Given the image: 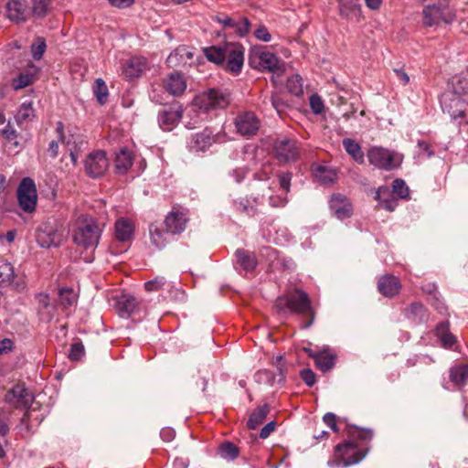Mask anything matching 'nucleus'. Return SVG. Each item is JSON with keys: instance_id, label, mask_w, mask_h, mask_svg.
I'll list each match as a JSON object with an SVG mask.
<instances>
[{"instance_id": "obj_39", "label": "nucleus", "mask_w": 468, "mask_h": 468, "mask_svg": "<svg viewBox=\"0 0 468 468\" xmlns=\"http://www.w3.org/2000/svg\"><path fill=\"white\" fill-rule=\"evenodd\" d=\"M436 335L444 346L451 347L455 342V337L449 331L448 322H442L437 325Z\"/></svg>"}, {"instance_id": "obj_3", "label": "nucleus", "mask_w": 468, "mask_h": 468, "mask_svg": "<svg viewBox=\"0 0 468 468\" xmlns=\"http://www.w3.org/2000/svg\"><path fill=\"white\" fill-rule=\"evenodd\" d=\"M101 235V229L94 218L80 216L76 221L72 238L75 244L87 250L97 247Z\"/></svg>"}, {"instance_id": "obj_24", "label": "nucleus", "mask_w": 468, "mask_h": 468, "mask_svg": "<svg viewBox=\"0 0 468 468\" xmlns=\"http://www.w3.org/2000/svg\"><path fill=\"white\" fill-rule=\"evenodd\" d=\"M7 17L16 23L25 22L27 16V5L25 0H9L6 4Z\"/></svg>"}, {"instance_id": "obj_58", "label": "nucleus", "mask_w": 468, "mask_h": 468, "mask_svg": "<svg viewBox=\"0 0 468 468\" xmlns=\"http://www.w3.org/2000/svg\"><path fill=\"white\" fill-rule=\"evenodd\" d=\"M254 36L257 39L263 42H270L271 39V34L269 33L267 27L264 26H261L259 28H257L254 32Z\"/></svg>"}, {"instance_id": "obj_51", "label": "nucleus", "mask_w": 468, "mask_h": 468, "mask_svg": "<svg viewBox=\"0 0 468 468\" xmlns=\"http://www.w3.org/2000/svg\"><path fill=\"white\" fill-rule=\"evenodd\" d=\"M46 41L43 37H37L36 41L31 46V52L34 59L39 60L45 50H46Z\"/></svg>"}, {"instance_id": "obj_13", "label": "nucleus", "mask_w": 468, "mask_h": 468, "mask_svg": "<svg viewBox=\"0 0 468 468\" xmlns=\"http://www.w3.org/2000/svg\"><path fill=\"white\" fill-rule=\"evenodd\" d=\"M194 104L203 112H208L218 108H225L229 104V99L222 92L210 90L196 96Z\"/></svg>"}, {"instance_id": "obj_38", "label": "nucleus", "mask_w": 468, "mask_h": 468, "mask_svg": "<svg viewBox=\"0 0 468 468\" xmlns=\"http://www.w3.org/2000/svg\"><path fill=\"white\" fill-rule=\"evenodd\" d=\"M405 314L409 319L416 322H423L426 319V308L419 302L412 303L405 310Z\"/></svg>"}, {"instance_id": "obj_64", "label": "nucleus", "mask_w": 468, "mask_h": 468, "mask_svg": "<svg viewBox=\"0 0 468 468\" xmlns=\"http://www.w3.org/2000/svg\"><path fill=\"white\" fill-rule=\"evenodd\" d=\"M275 426H276V423L274 421H270L269 423H267L261 430V432H260V437L261 439H266L270 436V434L274 431L275 429Z\"/></svg>"}, {"instance_id": "obj_48", "label": "nucleus", "mask_w": 468, "mask_h": 468, "mask_svg": "<svg viewBox=\"0 0 468 468\" xmlns=\"http://www.w3.org/2000/svg\"><path fill=\"white\" fill-rule=\"evenodd\" d=\"M169 284L166 279L163 276H157L151 281H148L144 283V289L149 292H158L160 290H164Z\"/></svg>"}, {"instance_id": "obj_55", "label": "nucleus", "mask_w": 468, "mask_h": 468, "mask_svg": "<svg viewBox=\"0 0 468 468\" xmlns=\"http://www.w3.org/2000/svg\"><path fill=\"white\" fill-rule=\"evenodd\" d=\"M269 101L271 103V105L273 107V109H275V111L278 112V114H282V112H284L286 107H287V104L282 101V99L276 95V94H272L270 98H269Z\"/></svg>"}, {"instance_id": "obj_17", "label": "nucleus", "mask_w": 468, "mask_h": 468, "mask_svg": "<svg viewBox=\"0 0 468 468\" xmlns=\"http://www.w3.org/2000/svg\"><path fill=\"white\" fill-rule=\"evenodd\" d=\"M187 222L186 214L178 207H173L165 219L166 230L171 234L182 233L186 229Z\"/></svg>"}, {"instance_id": "obj_42", "label": "nucleus", "mask_w": 468, "mask_h": 468, "mask_svg": "<svg viewBox=\"0 0 468 468\" xmlns=\"http://www.w3.org/2000/svg\"><path fill=\"white\" fill-rule=\"evenodd\" d=\"M239 448L230 441L223 442L218 447V454L223 459L233 461L239 456Z\"/></svg>"}, {"instance_id": "obj_44", "label": "nucleus", "mask_w": 468, "mask_h": 468, "mask_svg": "<svg viewBox=\"0 0 468 468\" xmlns=\"http://www.w3.org/2000/svg\"><path fill=\"white\" fill-rule=\"evenodd\" d=\"M77 301V294L70 288H62L59 290L58 302L64 308L72 306Z\"/></svg>"}, {"instance_id": "obj_33", "label": "nucleus", "mask_w": 468, "mask_h": 468, "mask_svg": "<svg viewBox=\"0 0 468 468\" xmlns=\"http://www.w3.org/2000/svg\"><path fill=\"white\" fill-rule=\"evenodd\" d=\"M237 261L239 265L246 271H253L257 266V260L253 253L243 249L236 251Z\"/></svg>"}, {"instance_id": "obj_61", "label": "nucleus", "mask_w": 468, "mask_h": 468, "mask_svg": "<svg viewBox=\"0 0 468 468\" xmlns=\"http://www.w3.org/2000/svg\"><path fill=\"white\" fill-rule=\"evenodd\" d=\"M273 171V165L271 163H265L262 167H261V170L257 174V177L260 179V180H266L270 177L271 174L272 173Z\"/></svg>"}, {"instance_id": "obj_35", "label": "nucleus", "mask_w": 468, "mask_h": 468, "mask_svg": "<svg viewBox=\"0 0 468 468\" xmlns=\"http://www.w3.org/2000/svg\"><path fill=\"white\" fill-rule=\"evenodd\" d=\"M316 367L323 372H328L335 364V356L327 351H319L314 359Z\"/></svg>"}, {"instance_id": "obj_19", "label": "nucleus", "mask_w": 468, "mask_h": 468, "mask_svg": "<svg viewBox=\"0 0 468 468\" xmlns=\"http://www.w3.org/2000/svg\"><path fill=\"white\" fill-rule=\"evenodd\" d=\"M115 310L120 317L128 318L139 309L138 300L131 294H122L115 299Z\"/></svg>"}, {"instance_id": "obj_62", "label": "nucleus", "mask_w": 468, "mask_h": 468, "mask_svg": "<svg viewBox=\"0 0 468 468\" xmlns=\"http://www.w3.org/2000/svg\"><path fill=\"white\" fill-rule=\"evenodd\" d=\"M324 422L330 427L334 431H337V425H336V416L332 413L328 412L324 415L323 417Z\"/></svg>"}, {"instance_id": "obj_53", "label": "nucleus", "mask_w": 468, "mask_h": 468, "mask_svg": "<svg viewBox=\"0 0 468 468\" xmlns=\"http://www.w3.org/2000/svg\"><path fill=\"white\" fill-rule=\"evenodd\" d=\"M309 104L314 114H321L324 111V101L318 94H312L309 99Z\"/></svg>"}, {"instance_id": "obj_11", "label": "nucleus", "mask_w": 468, "mask_h": 468, "mask_svg": "<svg viewBox=\"0 0 468 468\" xmlns=\"http://www.w3.org/2000/svg\"><path fill=\"white\" fill-rule=\"evenodd\" d=\"M17 200L21 209L27 213L35 211L37 201L34 181L29 177L21 180L17 187Z\"/></svg>"}, {"instance_id": "obj_45", "label": "nucleus", "mask_w": 468, "mask_h": 468, "mask_svg": "<svg viewBox=\"0 0 468 468\" xmlns=\"http://www.w3.org/2000/svg\"><path fill=\"white\" fill-rule=\"evenodd\" d=\"M235 209L245 216L253 217L257 213V207L249 199L241 198L235 202Z\"/></svg>"}, {"instance_id": "obj_46", "label": "nucleus", "mask_w": 468, "mask_h": 468, "mask_svg": "<svg viewBox=\"0 0 468 468\" xmlns=\"http://www.w3.org/2000/svg\"><path fill=\"white\" fill-rule=\"evenodd\" d=\"M287 89L290 93L300 96L303 93V79L300 75H292L287 80Z\"/></svg>"}, {"instance_id": "obj_52", "label": "nucleus", "mask_w": 468, "mask_h": 468, "mask_svg": "<svg viewBox=\"0 0 468 468\" xmlns=\"http://www.w3.org/2000/svg\"><path fill=\"white\" fill-rule=\"evenodd\" d=\"M85 354L84 346L80 341H76L71 344L70 350L69 353V358L71 361L80 360Z\"/></svg>"}, {"instance_id": "obj_12", "label": "nucleus", "mask_w": 468, "mask_h": 468, "mask_svg": "<svg viewBox=\"0 0 468 468\" xmlns=\"http://www.w3.org/2000/svg\"><path fill=\"white\" fill-rule=\"evenodd\" d=\"M443 111L458 123L468 124V102L463 101L460 96L452 94L451 97L445 96L441 101Z\"/></svg>"}, {"instance_id": "obj_15", "label": "nucleus", "mask_w": 468, "mask_h": 468, "mask_svg": "<svg viewBox=\"0 0 468 468\" xmlns=\"http://www.w3.org/2000/svg\"><path fill=\"white\" fill-rule=\"evenodd\" d=\"M109 162L102 151L90 154L85 161V170L91 177L102 176L108 169Z\"/></svg>"}, {"instance_id": "obj_40", "label": "nucleus", "mask_w": 468, "mask_h": 468, "mask_svg": "<svg viewBox=\"0 0 468 468\" xmlns=\"http://www.w3.org/2000/svg\"><path fill=\"white\" fill-rule=\"evenodd\" d=\"M314 176L324 185L335 182L337 177V174L334 169L324 166H318L314 172Z\"/></svg>"}, {"instance_id": "obj_57", "label": "nucleus", "mask_w": 468, "mask_h": 468, "mask_svg": "<svg viewBox=\"0 0 468 468\" xmlns=\"http://www.w3.org/2000/svg\"><path fill=\"white\" fill-rule=\"evenodd\" d=\"M300 376L303 379V381L308 386L312 387L314 385L316 378L315 374L314 371L310 368L303 369L300 373Z\"/></svg>"}, {"instance_id": "obj_41", "label": "nucleus", "mask_w": 468, "mask_h": 468, "mask_svg": "<svg viewBox=\"0 0 468 468\" xmlns=\"http://www.w3.org/2000/svg\"><path fill=\"white\" fill-rule=\"evenodd\" d=\"M93 93L101 105H103L107 101L109 97V90L105 81L102 79H96L93 86Z\"/></svg>"}, {"instance_id": "obj_36", "label": "nucleus", "mask_w": 468, "mask_h": 468, "mask_svg": "<svg viewBox=\"0 0 468 468\" xmlns=\"http://www.w3.org/2000/svg\"><path fill=\"white\" fill-rule=\"evenodd\" d=\"M343 146L356 163L362 164L364 162V154L361 146L355 140L350 138L344 139Z\"/></svg>"}, {"instance_id": "obj_18", "label": "nucleus", "mask_w": 468, "mask_h": 468, "mask_svg": "<svg viewBox=\"0 0 468 468\" xmlns=\"http://www.w3.org/2000/svg\"><path fill=\"white\" fill-rule=\"evenodd\" d=\"M331 211L339 219L350 218L353 213V207L349 200L342 194H334L329 201Z\"/></svg>"}, {"instance_id": "obj_4", "label": "nucleus", "mask_w": 468, "mask_h": 468, "mask_svg": "<svg viewBox=\"0 0 468 468\" xmlns=\"http://www.w3.org/2000/svg\"><path fill=\"white\" fill-rule=\"evenodd\" d=\"M456 15L450 6V1L430 3L422 10V24L424 27H435L441 23L452 24Z\"/></svg>"}, {"instance_id": "obj_25", "label": "nucleus", "mask_w": 468, "mask_h": 468, "mask_svg": "<svg viewBox=\"0 0 468 468\" xmlns=\"http://www.w3.org/2000/svg\"><path fill=\"white\" fill-rule=\"evenodd\" d=\"M163 87L169 94L180 96L186 88V82L184 77L179 73H171L163 80Z\"/></svg>"}, {"instance_id": "obj_29", "label": "nucleus", "mask_w": 468, "mask_h": 468, "mask_svg": "<svg viewBox=\"0 0 468 468\" xmlns=\"http://www.w3.org/2000/svg\"><path fill=\"white\" fill-rule=\"evenodd\" d=\"M38 302V315L43 322H49L55 314V306L51 303L48 294L39 293L37 296Z\"/></svg>"}, {"instance_id": "obj_16", "label": "nucleus", "mask_w": 468, "mask_h": 468, "mask_svg": "<svg viewBox=\"0 0 468 468\" xmlns=\"http://www.w3.org/2000/svg\"><path fill=\"white\" fill-rule=\"evenodd\" d=\"M182 115V106L174 103L160 112L158 116L159 125L164 131H171L178 124Z\"/></svg>"}, {"instance_id": "obj_32", "label": "nucleus", "mask_w": 468, "mask_h": 468, "mask_svg": "<svg viewBox=\"0 0 468 468\" xmlns=\"http://www.w3.org/2000/svg\"><path fill=\"white\" fill-rule=\"evenodd\" d=\"M146 69V59L144 58H133L124 68L123 73L126 78H137Z\"/></svg>"}, {"instance_id": "obj_27", "label": "nucleus", "mask_w": 468, "mask_h": 468, "mask_svg": "<svg viewBox=\"0 0 468 468\" xmlns=\"http://www.w3.org/2000/svg\"><path fill=\"white\" fill-rule=\"evenodd\" d=\"M134 232L133 222L127 218H121L115 222V236L119 241H129Z\"/></svg>"}, {"instance_id": "obj_30", "label": "nucleus", "mask_w": 468, "mask_h": 468, "mask_svg": "<svg viewBox=\"0 0 468 468\" xmlns=\"http://www.w3.org/2000/svg\"><path fill=\"white\" fill-rule=\"evenodd\" d=\"M449 377L453 386L461 388L468 381V365L460 364L451 367Z\"/></svg>"}, {"instance_id": "obj_63", "label": "nucleus", "mask_w": 468, "mask_h": 468, "mask_svg": "<svg viewBox=\"0 0 468 468\" xmlns=\"http://www.w3.org/2000/svg\"><path fill=\"white\" fill-rule=\"evenodd\" d=\"M160 436L164 441H172L176 436V432L172 428L165 427L160 431Z\"/></svg>"}, {"instance_id": "obj_23", "label": "nucleus", "mask_w": 468, "mask_h": 468, "mask_svg": "<svg viewBox=\"0 0 468 468\" xmlns=\"http://www.w3.org/2000/svg\"><path fill=\"white\" fill-rule=\"evenodd\" d=\"M36 239L42 248L58 247L61 242V236L52 228L44 227L37 230Z\"/></svg>"}, {"instance_id": "obj_6", "label": "nucleus", "mask_w": 468, "mask_h": 468, "mask_svg": "<svg viewBox=\"0 0 468 468\" xmlns=\"http://www.w3.org/2000/svg\"><path fill=\"white\" fill-rule=\"evenodd\" d=\"M249 64L251 68L260 70H268L281 76L285 71L284 63L281 62L279 58L261 48H254L249 55Z\"/></svg>"}, {"instance_id": "obj_56", "label": "nucleus", "mask_w": 468, "mask_h": 468, "mask_svg": "<svg viewBox=\"0 0 468 468\" xmlns=\"http://www.w3.org/2000/svg\"><path fill=\"white\" fill-rule=\"evenodd\" d=\"M250 27V23L247 17H242L239 21H237V26L235 27V32L239 37L246 36Z\"/></svg>"}, {"instance_id": "obj_37", "label": "nucleus", "mask_w": 468, "mask_h": 468, "mask_svg": "<svg viewBox=\"0 0 468 468\" xmlns=\"http://www.w3.org/2000/svg\"><path fill=\"white\" fill-rule=\"evenodd\" d=\"M149 233L152 244L158 250L163 249L168 243L166 233L156 225H150Z\"/></svg>"}, {"instance_id": "obj_43", "label": "nucleus", "mask_w": 468, "mask_h": 468, "mask_svg": "<svg viewBox=\"0 0 468 468\" xmlns=\"http://www.w3.org/2000/svg\"><path fill=\"white\" fill-rule=\"evenodd\" d=\"M35 111L32 107V102H23L16 114V120L18 123L27 122L35 116Z\"/></svg>"}, {"instance_id": "obj_7", "label": "nucleus", "mask_w": 468, "mask_h": 468, "mask_svg": "<svg viewBox=\"0 0 468 468\" xmlns=\"http://www.w3.org/2000/svg\"><path fill=\"white\" fill-rule=\"evenodd\" d=\"M57 133L59 141L65 145L69 153L70 159L74 165L78 163L79 154L82 152L87 145V142L82 134L77 129L69 130L64 133V125L61 122L57 123Z\"/></svg>"}, {"instance_id": "obj_8", "label": "nucleus", "mask_w": 468, "mask_h": 468, "mask_svg": "<svg viewBox=\"0 0 468 468\" xmlns=\"http://www.w3.org/2000/svg\"><path fill=\"white\" fill-rule=\"evenodd\" d=\"M367 158L374 166L388 171L397 168L402 162L400 154L382 147H372L367 152Z\"/></svg>"}, {"instance_id": "obj_2", "label": "nucleus", "mask_w": 468, "mask_h": 468, "mask_svg": "<svg viewBox=\"0 0 468 468\" xmlns=\"http://www.w3.org/2000/svg\"><path fill=\"white\" fill-rule=\"evenodd\" d=\"M276 306L282 311L289 309L295 314L307 316L309 319L303 325V329L309 328L314 321V311L311 300L308 294L300 289H294L287 294L278 297Z\"/></svg>"}, {"instance_id": "obj_54", "label": "nucleus", "mask_w": 468, "mask_h": 468, "mask_svg": "<svg viewBox=\"0 0 468 468\" xmlns=\"http://www.w3.org/2000/svg\"><path fill=\"white\" fill-rule=\"evenodd\" d=\"M456 90L467 93L468 92V67L466 70L462 72L457 78L455 84Z\"/></svg>"}, {"instance_id": "obj_47", "label": "nucleus", "mask_w": 468, "mask_h": 468, "mask_svg": "<svg viewBox=\"0 0 468 468\" xmlns=\"http://www.w3.org/2000/svg\"><path fill=\"white\" fill-rule=\"evenodd\" d=\"M32 13L37 17H44L47 16L51 0H31Z\"/></svg>"}, {"instance_id": "obj_10", "label": "nucleus", "mask_w": 468, "mask_h": 468, "mask_svg": "<svg viewBox=\"0 0 468 468\" xmlns=\"http://www.w3.org/2000/svg\"><path fill=\"white\" fill-rule=\"evenodd\" d=\"M335 450L338 458V461L335 462L336 465L344 468L358 463L365 457V453L358 449L357 444L353 441L337 444Z\"/></svg>"}, {"instance_id": "obj_20", "label": "nucleus", "mask_w": 468, "mask_h": 468, "mask_svg": "<svg viewBox=\"0 0 468 468\" xmlns=\"http://www.w3.org/2000/svg\"><path fill=\"white\" fill-rule=\"evenodd\" d=\"M400 289L401 283L396 276L385 274L379 277L378 290L383 296L392 298L399 292Z\"/></svg>"}, {"instance_id": "obj_49", "label": "nucleus", "mask_w": 468, "mask_h": 468, "mask_svg": "<svg viewBox=\"0 0 468 468\" xmlns=\"http://www.w3.org/2000/svg\"><path fill=\"white\" fill-rule=\"evenodd\" d=\"M33 82V76L28 73H20L16 78L12 80V87L14 90H21L29 86Z\"/></svg>"}, {"instance_id": "obj_59", "label": "nucleus", "mask_w": 468, "mask_h": 468, "mask_svg": "<svg viewBox=\"0 0 468 468\" xmlns=\"http://www.w3.org/2000/svg\"><path fill=\"white\" fill-rule=\"evenodd\" d=\"M279 184L282 189L286 193L290 191L292 175L290 173H282L278 176Z\"/></svg>"}, {"instance_id": "obj_60", "label": "nucleus", "mask_w": 468, "mask_h": 468, "mask_svg": "<svg viewBox=\"0 0 468 468\" xmlns=\"http://www.w3.org/2000/svg\"><path fill=\"white\" fill-rule=\"evenodd\" d=\"M215 20L221 24L224 28H232L235 30L237 21L229 16H216Z\"/></svg>"}, {"instance_id": "obj_28", "label": "nucleus", "mask_w": 468, "mask_h": 468, "mask_svg": "<svg viewBox=\"0 0 468 468\" xmlns=\"http://www.w3.org/2000/svg\"><path fill=\"white\" fill-rule=\"evenodd\" d=\"M340 16L347 19H358L361 16V5L358 0H338Z\"/></svg>"}, {"instance_id": "obj_9", "label": "nucleus", "mask_w": 468, "mask_h": 468, "mask_svg": "<svg viewBox=\"0 0 468 468\" xmlns=\"http://www.w3.org/2000/svg\"><path fill=\"white\" fill-rule=\"evenodd\" d=\"M272 151L281 163L295 162L300 153L297 142L286 136L278 137L273 141Z\"/></svg>"}, {"instance_id": "obj_1", "label": "nucleus", "mask_w": 468, "mask_h": 468, "mask_svg": "<svg viewBox=\"0 0 468 468\" xmlns=\"http://www.w3.org/2000/svg\"><path fill=\"white\" fill-rule=\"evenodd\" d=\"M207 59L222 66L227 71L239 74L244 61L243 47L236 43H227L222 47L211 46L204 48Z\"/></svg>"}, {"instance_id": "obj_14", "label": "nucleus", "mask_w": 468, "mask_h": 468, "mask_svg": "<svg viewBox=\"0 0 468 468\" xmlns=\"http://www.w3.org/2000/svg\"><path fill=\"white\" fill-rule=\"evenodd\" d=\"M235 126L238 133L242 136L250 137L255 135L259 131L260 120L254 112H246L236 117Z\"/></svg>"}, {"instance_id": "obj_31", "label": "nucleus", "mask_w": 468, "mask_h": 468, "mask_svg": "<svg viewBox=\"0 0 468 468\" xmlns=\"http://www.w3.org/2000/svg\"><path fill=\"white\" fill-rule=\"evenodd\" d=\"M214 143V137L208 130L196 133L191 141L190 147L195 151H205Z\"/></svg>"}, {"instance_id": "obj_50", "label": "nucleus", "mask_w": 468, "mask_h": 468, "mask_svg": "<svg viewBox=\"0 0 468 468\" xmlns=\"http://www.w3.org/2000/svg\"><path fill=\"white\" fill-rule=\"evenodd\" d=\"M393 192L400 198L407 199L410 197V190L402 179H395L392 184Z\"/></svg>"}, {"instance_id": "obj_34", "label": "nucleus", "mask_w": 468, "mask_h": 468, "mask_svg": "<svg viewBox=\"0 0 468 468\" xmlns=\"http://www.w3.org/2000/svg\"><path fill=\"white\" fill-rule=\"evenodd\" d=\"M270 412V407L267 404L258 407L250 416L247 426L250 430L257 429Z\"/></svg>"}, {"instance_id": "obj_22", "label": "nucleus", "mask_w": 468, "mask_h": 468, "mask_svg": "<svg viewBox=\"0 0 468 468\" xmlns=\"http://www.w3.org/2000/svg\"><path fill=\"white\" fill-rule=\"evenodd\" d=\"M0 286H12L17 291L25 288V283L22 281L16 280L14 267L7 261L0 262Z\"/></svg>"}, {"instance_id": "obj_26", "label": "nucleus", "mask_w": 468, "mask_h": 468, "mask_svg": "<svg viewBox=\"0 0 468 468\" xmlns=\"http://www.w3.org/2000/svg\"><path fill=\"white\" fill-rule=\"evenodd\" d=\"M114 162L116 173L123 175L132 167L133 154L128 148L123 147L116 154Z\"/></svg>"}, {"instance_id": "obj_5", "label": "nucleus", "mask_w": 468, "mask_h": 468, "mask_svg": "<svg viewBox=\"0 0 468 468\" xmlns=\"http://www.w3.org/2000/svg\"><path fill=\"white\" fill-rule=\"evenodd\" d=\"M456 15L450 6V1L430 3L422 10V24L424 27H435L441 23L452 24Z\"/></svg>"}, {"instance_id": "obj_21", "label": "nucleus", "mask_w": 468, "mask_h": 468, "mask_svg": "<svg viewBox=\"0 0 468 468\" xmlns=\"http://www.w3.org/2000/svg\"><path fill=\"white\" fill-rule=\"evenodd\" d=\"M194 53L187 46H179L174 49L166 58V64L170 68L184 67L193 58Z\"/></svg>"}]
</instances>
